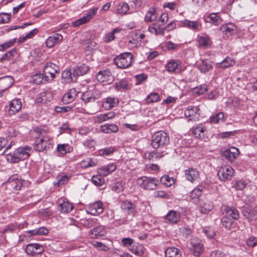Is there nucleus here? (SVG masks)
Segmentation results:
<instances>
[{
  "label": "nucleus",
  "instance_id": "nucleus-1",
  "mask_svg": "<svg viewBox=\"0 0 257 257\" xmlns=\"http://www.w3.org/2000/svg\"><path fill=\"white\" fill-rule=\"evenodd\" d=\"M169 137L167 134L164 131H159L156 132L153 136L151 141V145L155 149H161L162 150L166 149V146L169 144ZM165 150L154 151L149 153L148 158L151 157L155 158H160L167 154Z\"/></svg>",
  "mask_w": 257,
  "mask_h": 257
},
{
  "label": "nucleus",
  "instance_id": "nucleus-2",
  "mask_svg": "<svg viewBox=\"0 0 257 257\" xmlns=\"http://www.w3.org/2000/svg\"><path fill=\"white\" fill-rule=\"evenodd\" d=\"M32 153V148L25 146L16 149L6 155L7 161L11 163H17L28 159Z\"/></svg>",
  "mask_w": 257,
  "mask_h": 257
},
{
  "label": "nucleus",
  "instance_id": "nucleus-3",
  "mask_svg": "<svg viewBox=\"0 0 257 257\" xmlns=\"http://www.w3.org/2000/svg\"><path fill=\"white\" fill-rule=\"evenodd\" d=\"M134 62V56L130 52L120 54L114 59V64L121 69H125L132 66Z\"/></svg>",
  "mask_w": 257,
  "mask_h": 257
},
{
  "label": "nucleus",
  "instance_id": "nucleus-4",
  "mask_svg": "<svg viewBox=\"0 0 257 257\" xmlns=\"http://www.w3.org/2000/svg\"><path fill=\"white\" fill-rule=\"evenodd\" d=\"M137 184L146 190H155L160 181L157 178L143 176L137 179Z\"/></svg>",
  "mask_w": 257,
  "mask_h": 257
},
{
  "label": "nucleus",
  "instance_id": "nucleus-5",
  "mask_svg": "<svg viewBox=\"0 0 257 257\" xmlns=\"http://www.w3.org/2000/svg\"><path fill=\"white\" fill-rule=\"evenodd\" d=\"M98 10V8H93L87 13L84 14L83 17L72 22L71 26L73 27H78L88 23L95 16Z\"/></svg>",
  "mask_w": 257,
  "mask_h": 257
},
{
  "label": "nucleus",
  "instance_id": "nucleus-6",
  "mask_svg": "<svg viewBox=\"0 0 257 257\" xmlns=\"http://www.w3.org/2000/svg\"><path fill=\"white\" fill-rule=\"evenodd\" d=\"M59 71L58 65L51 62L47 63L43 69L45 80L50 81L55 77V74Z\"/></svg>",
  "mask_w": 257,
  "mask_h": 257
},
{
  "label": "nucleus",
  "instance_id": "nucleus-7",
  "mask_svg": "<svg viewBox=\"0 0 257 257\" xmlns=\"http://www.w3.org/2000/svg\"><path fill=\"white\" fill-rule=\"evenodd\" d=\"M7 188L15 193L20 190L23 186V181L16 175L11 176L6 183Z\"/></svg>",
  "mask_w": 257,
  "mask_h": 257
},
{
  "label": "nucleus",
  "instance_id": "nucleus-8",
  "mask_svg": "<svg viewBox=\"0 0 257 257\" xmlns=\"http://www.w3.org/2000/svg\"><path fill=\"white\" fill-rule=\"evenodd\" d=\"M190 249L196 256H199L203 252L204 246L202 241L198 237H195L190 240Z\"/></svg>",
  "mask_w": 257,
  "mask_h": 257
},
{
  "label": "nucleus",
  "instance_id": "nucleus-9",
  "mask_svg": "<svg viewBox=\"0 0 257 257\" xmlns=\"http://www.w3.org/2000/svg\"><path fill=\"white\" fill-rule=\"evenodd\" d=\"M51 144L49 136H44L42 138L36 139L33 144L34 150L38 152H42L48 149Z\"/></svg>",
  "mask_w": 257,
  "mask_h": 257
},
{
  "label": "nucleus",
  "instance_id": "nucleus-10",
  "mask_svg": "<svg viewBox=\"0 0 257 257\" xmlns=\"http://www.w3.org/2000/svg\"><path fill=\"white\" fill-rule=\"evenodd\" d=\"M234 171L233 168L229 166L225 165L221 167L217 173L219 179L222 181L230 180L234 175Z\"/></svg>",
  "mask_w": 257,
  "mask_h": 257
},
{
  "label": "nucleus",
  "instance_id": "nucleus-11",
  "mask_svg": "<svg viewBox=\"0 0 257 257\" xmlns=\"http://www.w3.org/2000/svg\"><path fill=\"white\" fill-rule=\"evenodd\" d=\"M166 69L169 72L179 73L183 69L182 62L178 59L170 60L166 64Z\"/></svg>",
  "mask_w": 257,
  "mask_h": 257
},
{
  "label": "nucleus",
  "instance_id": "nucleus-12",
  "mask_svg": "<svg viewBox=\"0 0 257 257\" xmlns=\"http://www.w3.org/2000/svg\"><path fill=\"white\" fill-rule=\"evenodd\" d=\"M96 80L101 83L110 84L112 81V74L110 69L100 71L96 75Z\"/></svg>",
  "mask_w": 257,
  "mask_h": 257
},
{
  "label": "nucleus",
  "instance_id": "nucleus-13",
  "mask_svg": "<svg viewBox=\"0 0 257 257\" xmlns=\"http://www.w3.org/2000/svg\"><path fill=\"white\" fill-rule=\"evenodd\" d=\"M44 251L43 246L38 243H30L26 248V253L31 256L41 254Z\"/></svg>",
  "mask_w": 257,
  "mask_h": 257
},
{
  "label": "nucleus",
  "instance_id": "nucleus-14",
  "mask_svg": "<svg viewBox=\"0 0 257 257\" xmlns=\"http://www.w3.org/2000/svg\"><path fill=\"white\" fill-rule=\"evenodd\" d=\"M180 219V213L178 211L171 210L165 216V222L169 224H177Z\"/></svg>",
  "mask_w": 257,
  "mask_h": 257
},
{
  "label": "nucleus",
  "instance_id": "nucleus-15",
  "mask_svg": "<svg viewBox=\"0 0 257 257\" xmlns=\"http://www.w3.org/2000/svg\"><path fill=\"white\" fill-rule=\"evenodd\" d=\"M120 208L127 215H134L136 211L135 204L128 200H124L121 203Z\"/></svg>",
  "mask_w": 257,
  "mask_h": 257
},
{
  "label": "nucleus",
  "instance_id": "nucleus-16",
  "mask_svg": "<svg viewBox=\"0 0 257 257\" xmlns=\"http://www.w3.org/2000/svg\"><path fill=\"white\" fill-rule=\"evenodd\" d=\"M185 178L188 181L193 183L199 177V172L196 168H189L185 171Z\"/></svg>",
  "mask_w": 257,
  "mask_h": 257
},
{
  "label": "nucleus",
  "instance_id": "nucleus-17",
  "mask_svg": "<svg viewBox=\"0 0 257 257\" xmlns=\"http://www.w3.org/2000/svg\"><path fill=\"white\" fill-rule=\"evenodd\" d=\"M89 213L92 215H96L101 213L103 210V204L100 201H96L89 205Z\"/></svg>",
  "mask_w": 257,
  "mask_h": 257
},
{
  "label": "nucleus",
  "instance_id": "nucleus-18",
  "mask_svg": "<svg viewBox=\"0 0 257 257\" xmlns=\"http://www.w3.org/2000/svg\"><path fill=\"white\" fill-rule=\"evenodd\" d=\"M119 103L118 98L116 97H107L102 102V106L106 109L116 107Z\"/></svg>",
  "mask_w": 257,
  "mask_h": 257
},
{
  "label": "nucleus",
  "instance_id": "nucleus-19",
  "mask_svg": "<svg viewBox=\"0 0 257 257\" xmlns=\"http://www.w3.org/2000/svg\"><path fill=\"white\" fill-rule=\"evenodd\" d=\"M223 154L228 160L232 161L237 157L239 150L237 148L232 147L228 149H226Z\"/></svg>",
  "mask_w": 257,
  "mask_h": 257
},
{
  "label": "nucleus",
  "instance_id": "nucleus-20",
  "mask_svg": "<svg viewBox=\"0 0 257 257\" xmlns=\"http://www.w3.org/2000/svg\"><path fill=\"white\" fill-rule=\"evenodd\" d=\"M236 26L231 23L222 25L220 30L222 33L227 37L232 35L235 31Z\"/></svg>",
  "mask_w": 257,
  "mask_h": 257
},
{
  "label": "nucleus",
  "instance_id": "nucleus-21",
  "mask_svg": "<svg viewBox=\"0 0 257 257\" xmlns=\"http://www.w3.org/2000/svg\"><path fill=\"white\" fill-rule=\"evenodd\" d=\"M9 106L10 108L8 112L10 115H13L21 109L22 103L20 99H14L11 101Z\"/></svg>",
  "mask_w": 257,
  "mask_h": 257
},
{
  "label": "nucleus",
  "instance_id": "nucleus-22",
  "mask_svg": "<svg viewBox=\"0 0 257 257\" xmlns=\"http://www.w3.org/2000/svg\"><path fill=\"white\" fill-rule=\"evenodd\" d=\"M106 233V229L102 225L94 227L89 232V234L91 235V237L95 238H99L105 235Z\"/></svg>",
  "mask_w": 257,
  "mask_h": 257
},
{
  "label": "nucleus",
  "instance_id": "nucleus-23",
  "mask_svg": "<svg viewBox=\"0 0 257 257\" xmlns=\"http://www.w3.org/2000/svg\"><path fill=\"white\" fill-rule=\"evenodd\" d=\"M53 98L52 93L50 91H43L40 93L36 98V102L37 103H46L50 102Z\"/></svg>",
  "mask_w": 257,
  "mask_h": 257
},
{
  "label": "nucleus",
  "instance_id": "nucleus-24",
  "mask_svg": "<svg viewBox=\"0 0 257 257\" xmlns=\"http://www.w3.org/2000/svg\"><path fill=\"white\" fill-rule=\"evenodd\" d=\"M182 23L184 27L195 31L200 30L201 27V23L198 21H192L186 19Z\"/></svg>",
  "mask_w": 257,
  "mask_h": 257
},
{
  "label": "nucleus",
  "instance_id": "nucleus-25",
  "mask_svg": "<svg viewBox=\"0 0 257 257\" xmlns=\"http://www.w3.org/2000/svg\"><path fill=\"white\" fill-rule=\"evenodd\" d=\"M206 128L202 124H197L194 126L191 129L192 134L196 138L202 139L205 137L204 133Z\"/></svg>",
  "mask_w": 257,
  "mask_h": 257
},
{
  "label": "nucleus",
  "instance_id": "nucleus-26",
  "mask_svg": "<svg viewBox=\"0 0 257 257\" xmlns=\"http://www.w3.org/2000/svg\"><path fill=\"white\" fill-rule=\"evenodd\" d=\"M14 80L11 76H5L0 78V89L6 90L13 84Z\"/></svg>",
  "mask_w": 257,
  "mask_h": 257
},
{
  "label": "nucleus",
  "instance_id": "nucleus-27",
  "mask_svg": "<svg viewBox=\"0 0 257 257\" xmlns=\"http://www.w3.org/2000/svg\"><path fill=\"white\" fill-rule=\"evenodd\" d=\"M63 37L61 34L56 33L49 37L46 41V45L48 48L53 47L56 44L61 41Z\"/></svg>",
  "mask_w": 257,
  "mask_h": 257
},
{
  "label": "nucleus",
  "instance_id": "nucleus-28",
  "mask_svg": "<svg viewBox=\"0 0 257 257\" xmlns=\"http://www.w3.org/2000/svg\"><path fill=\"white\" fill-rule=\"evenodd\" d=\"M115 113L114 111H111L105 113L98 114L95 117V121L100 123L103 121L112 119L115 117Z\"/></svg>",
  "mask_w": 257,
  "mask_h": 257
},
{
  "label": "nucleus",
  "instance_id": "nucleus-29",
  "mask_svg": "<svg viewBox=\"0 0 257 257\" xmlns=\"http://www.w3.org/2000/svg\"><path fill=\"white\" fill-rule=\"evenodd\" d=\"M204 21L206 23H212L215 26L218 25L222 22V20L218 13H211L205 17Z\"/></svg>",
  "mask_w": 257,
  "mask_h": 257
},
{
  "label": "nucleus",
  "instance_id": "nucleus-30",
  "mask_svg": "<svg viewBox=\"0 0 257 257\" xmlns=\"http://www.w3.org/2000/svg\"><path fill=\"white\" fill-rule=\"evenodd\" d=\"M78 92L74 88H71L62 97V101L65 103L72 102L77 95Z\"/></svg>",
  "mask_w": 257,
  "mask_h": 257
},
{
  "label": "nucleus",
  "instance_id": "nucleus-31",
  "mask_svg": "<svg viewBox=\"0 0 257 257\" xmlns=\"http://www.w3.org/2000/svg\"><path fill=\"white\" fill-rule=\"evenodd\" d=\"M89 67L86 64H80L78 65L73 69L74 76H79L83 75L87 73Z\"/></svg>",
  "mask_w": 257,
  "mask_h": 257
},
{
  "label": "nucleus",
  "instance_id": "nucleus-32",
  "mask_svg": "<svg viewBox=\"0 0 257 257\" xmlns=\"http://www.w3.org/2000/svg\"><path fill=\"white\" fill-rule=\"evenodd\" d=\"M100 131L105 134L114 133L118 131V126L114 124L106 123L100 126Z\"/></svg>",
  "mask_w": 257,
  "mask_h": 257
},
{
  "label": "nucleus",
  "instance_id": "nucleus-33",
  "mask_svg": "<svg viewBox=\"0 0 257 257\" xmlns=\"http://www.w3.org/2000/svg\"><path fill=\"white\" fill-rule=\"evenodd\" d=\"M73 150V148L68 144H58L56 148V151L61 155L64 156L67 153H69Z\"/></svg>",
  "mask_w": 257,
  "mask_h": 257
},
{
  "label": "nucleus",
  "instance_id": "nucleus-34",
  "mask_svg": "<svg viewBox=\"0 0 257 257\" xmlns=\"http://www.w3.org/2000/svg\"><path fill=\"white\" fill-rule=\"evenodd\" d=\"M98 161L94 158H87L80 163L81 168L85 169L88 167H92L96 166Z\"/></svg>",
  "mask_w": 257,
  "mask_h": 257
},
{
  "label": "nucleus",
  "instance_id": "nucleus-35",
  "mask_svg": "<svg viewBox=\"0 0 257 257\" xmlns=\"http://www.w3.org/2000/svg\"><path fill=\"white\" fill-rule=\"evenodd\" d=\"M198 68L202 73H206L212 70V66L208 60H202L199 64Z\"/></svg>",
  "mask_w": 257,
  "mask_h": 257
},
{
  "label": "nucleus",
  "instance_id": "nucleus-36",
  "mask_svg": "<svg viewBox=\"0 0 257 257\" xmlns=\"http://www.w3.org/2000/svg\"><path fill=\"white\" fill-rule=\"evenodd\" d=\"M73 209V206L68 201H63L60 203L58 207V209L61 213L65 214L70 212Z\"/></svg>",
  "mask_w": 257,
  "mask_h": 257
},
{
  "label": "nucleus",
  "instance_id": "nucleus-37",
  "mask_svg": "<svg viewBox=\"0 0 257 257\" xmlns=\"http://www.w3.org/2000/svg\"><path fill=\"white\" fill-rule=\"evenodd\" d=\"M197 41L199 46L203 48H208L211 44V40L210 37L207 35L198 36Z\"/></svg>",
  "mask_w": 257,
  "mask_h": 257
},
{
  "label": "nucleus",
  "instance_id": "nucleus-38",
  "mask_svg": "<svg viewBox=\"0 0 257 257\" xmlns=\"http://www.w3.org/2000/svg\"><path fill=\"white\" fill-rule=\"evenodd\" d=\"M116 168V166L113 163L109 164L106 166L100 168L99 170V173L102 176H106L114 172Z\"/></svg>",
  "mask_w": 257,
  "mask_h": 257
},
{
  "label": "nucleus",
  "instance_id": "nucleus-39",
  "mask_svg": "<svg viewBox=\"0 0 257 257\" xmlns=\"http://www.w3.org/2000/svg\"><path fill=\"white\" fill-rule=\"evenodd\" d=\"M200 208L201 212L205 214L210 211L213 209V205L211 201L208 200H205L201 201Z\"/></svg>",
  "mask_w": 257,
  "mask_h": 257
},
{
  "label": "nucleus",
  "instance_id": "nucleus-40",
  "mask_svg": "<svg viewBox=\"0 0 257 257\" xmlns=\"http://www.w3.org/2000/svg\"><path fill=\"white\" fill-rule=\"evenodd\" d=\"M115 89L118 91H124L131 88L128 81L126 79H121L114 84Z\"/></svg>",
  "mask_w": 257,
  "mask_h": 257
},
{
  "label": "nucleus",
  "instance_id": "nucleus-41",
  "mask_svg": "<svg viewBox=\"0 0 257 257\" xmlns=\"http://www.w3.org/2000/svg\"><path fill=\"white\" fill-rule=\"evenodd\" d=\"M227 215L230 216L233 219H238L239 217V214L238 210L233 206H226L224 210Z\"/></svg>",
  "mask_w": 257,
  "mask_h": 257
},
{
  "label": "nucleus",
  "instance_id": "nucleus-42",
  "mask_svg": "<svg viewBox=\"0 0 257 257\" xmlns=\"http://www.w3.org/2000/svg\"><path fill=\"white\" fill-rule=\"evenodd\" d=\"M181 254L180 249L175 247H168L165 251L166 257H180Z\"/></svg>",
  "mask_w": 257,
  "mask_h": 257
},
{
  "label": "nucleus",
  "instance_id": "nucleus-43",
  "mask_svg": "<svg viewBox=\"0 0 257 257\" xmlns=\"http://www.w3.org/2000/svg\"><path fill=\"white\" fill-rule=\"evenodd\" d=\"M224 114L222 112H219L211 115L210 117V122L211 123H219L224 121Z\"/></svg>",
  "mask_w": 257,
  "mask_h": 257
},
{
  "label": "nucleus",
  "instance_id": "nucleus-44",
  "mask_svg": "<svg viewBox=\"0 0 257 257\" xmlns=\"http://www.w3.org/2000/svg\"><path fill=\"white\" fill-rule=\"evenodd\" d=\"M235 64V61L229 57H226L222 62L216 64V67L225 69L229 67L232 66Z\"/></svg>",
  "mask_w": 257,
  "mask_h": 257
},
{
  "label": "nucleus",
  "instance_id": "nucleus-45",
  "mask_svg": "<svg viewBox=\"0 0 257 257\" xmlns=\"http://www.w3.org/2000/svg\"><path fill=\"white\" fill-rule=\"evenodd\" d=\"M74 72L72 71L71 69H66L62 72V78L63 79L66 83H69L73 81Z\"/></svg>",
  "mask_w": 257,
  "mask_h": 257
},
{
  "label": "nucleus",
  "instance_id": "nucleus-46",
  "mask_svg": "<svg viewBox=\"0 0 257 257\" xmlns=\"http://www.w3.org/2000/svg\"><path fill=\"white\" fill-rule=\"evenodd\" d=\"M199 108L197 106H189L184 111V114L186 117H190L188 121L192 120V116L197 113L199 111Z\"/></svg>",
  "mask_w": 257,
  "mask_h": 257
},
{
  "label": "nucleus",
  "instance_id": "nucleus-47",
  "mask_svg": "<svg viewBox=\"0 0 257 257\" xmlns=\"http://www.w3.org/2000/svg\"><path fill=\"white\" fill-rule=\"evenodd\" d=\"M130 251L135 254L141 256L144 253V247L141 244H136L133 245L130 248Z\"/></svg>",
  "mask_w": 257,
  "mask_h": 257
},
{
  "label": "nucleus",
  "instance_id": "nucleus-48",
  "mask_svg": "<svg viewBox=\"0 0 257 257\" xmlns=\"http://www.w3.org/2000/svg\"><path fill=\"white\" fill-rule=\"evenodd\" d=\"M129 10L128 5L124 2H121L116 6L117 13L121 15L126 14Z\"/></svg>",
  "mask_w": 257,
  "mask_h": 257
},
{
  "label": "nucleus",
  "instance_id": "nucleus-49",
  "mask_svg": "<svg viewBox=\"0 0 257 257\" xmlns=\"http://www.w3.org/2000/svg\"><path fill=\"white\" fill-rule=\"evenodd\" d=\"M17 49L13 48L5 53L1 58L2 62L5 61H10L17 54Z\"/></svg>",
  "mask_w": 257,
  "mask_h": 257
},
{
  "label": "nucleus",
  "instance_id": "nucleus-50",
  "mask_svg": "<svg viewBox=\"0 0 257 257\" xmlns=\"http://www.w3.org/2000/svg\"><path fill=\"white\" fill-rule=\"evenodd\" d=\"M28 232L31 235H46L49 233V230L44 227H41L29 230Z\"/></svg>",
  "mask_w": 257,
  "mask_h": 257
},
{
  "label": "nucleus",
  "instance_id": "nucleus-51",
  "mask_svg": "<svg viewBox=\"0 0 257 257\" xmlns=\"http://www.w3.org/2000/svg\"><path fill=\"white\" fill-rule=\"evenodd\" d=\"M161 183L166 187H170L175 183V179L173 177H170L168 175L162 176L159 180Z\"/></svg>",
  "mask_w": 257,
  "mask_h": 257
},
{
  "label": "nucleus",
  "instance_id": "nucleus-52",
  "mask_svg": "<svg viewBox=\"0 0 257 257\" xmlns=\"http://www.w3.org/2000/svg\"><path fill=\"white\" fill-rule=\"evenodd\" d=\"M17 39L15 38L0 44V51H4L14 46L17 42Z\"/></svg>",
  "mask_w": 257,
  "mask_h": 257
},
{
  "label": "nucleus",
  "instance_id": "nucleus-53",
  "mask_svg": "<svg viewBox=\"0 0 257 257\" xmlns=\"http://www.w3.org/2000/svg\"><path fill=\"white\" fill-rule=\"evenodd\" d=\"M121 29L119 28H115L113 30L107 34H106L104 37V40L105 42L108 43L115 39L114 34L120 32Z\"/></svg>",
  "mask_w": 257,
  "mask_h": 257
},
{
  "label": "nucleus",
  "instance_id": "nucleus-54",
  "mask_svg": "<svg viewBox=\"0 0 257 257\" xmlns=\"http://www.w3.org/2000/svg\"><path fill=\"white\" fill-rule=\"evenodd\" d=\"M32 81L36 84H40L43 83L45 80V75L41 73H37L32 77Z\"/></svg>",
  "mask_w": 257,
  "mask_h": 257
},
{
  "label": "nucleus",
  "instance_id": "nucleus-55",
  "mask_svg": "<svg viewBox=\"0 0 257 257\" xmlns=\"http://www.w3.org/2000/svg\"><path fill=\"white\" fill-rule=\"evenodd\" d=\"M93 93L92 91H86L84 92L81 97L82 100L84 101L85 103H87L90 102L94 101V97H93Z\"/></svg>",
  "mask_w": 257,
  "mask_h": 257
},
{
  "label": "nucleus",
  "instance_id": "nucleus-56",
  "mask_svg": "<svg viewBox=\"0 0 257 257\" xmlns=\"http://www.w3.org/2000/svg\"><path fill=\"white\" fill-rule=\"evenodd\" d=\"M222 225L227 229H230L233 225V220L227 216H223L221 220Z\"/></svg>",
  "mask_w": 257,
  "mask_h": 257
},
{
  "label": "nucleus",
  "instance_id": "nucleus-57",
  "mask_svg": "<svg viewBox=\"0 0 257 257\" xmlns=\"http://www.w3.org/2000/svg\"><path fill=\"white\" fill-rule=\"evenodd\" d=\"M70 179V176L67 175H61L57 177V181L54 183L55 185L60 187L66 184Z\"/></svg>",
  "mask_w": 257,
  "mask_h": 257
},
{
  "label": "nucleus",
  "instance_id": "nucleus-58",
  "mask_svg": "<svg viewBox=\"0 0 257 257\" xmlns=\"http://www.w3.org/2000/svg\"><path fill=\"white\" fill-rule=\"evenodd\" d=\"M160 97L158 93L153 92L149 94L146 98V101L148 103H153L158 102L160 100Z\"/></svg>",
  "mask_w": 257,
  "mask_h": 257
},
{
  "label": "nucleus",
  "instance_id": "nucleus-59",
  "mask_svg": "<svg viewBox=\"0 0 257 257\" xmlns=\"http://www.w3.org/2000/svg\"><path fill=\"white\" fill-rule=\"evenodd\" d=\"M207 86L206 84H203L194 88L193 92L197 95H200L204 94L207 92Z\"/></svg>",
  "mask_w": 257,
  "mask_h": 257
},
{
  "label": "nucleus",
  "instance_id": "nucleus-60",
  "mask_svg": "<svg viewBox=\"0 0 257 257\" xmlns=\"http://www.w3.org/2000/svg\"><path fill=\"white\" fill-rule=\"evenodd\" d=\"M179 232L184 236L187 237L190 235L192 230L188 225H185L179 228Z\"/></svg>",
  "mask_w": 257,
  "mask_h": 257
},
{
  "label": "nucleus",
  "instance_id": "nucleus-61",
  "mask_svg": "<svg viewBox=\"0 0 257 257\" xmlns=\"http://www.w3.org/2000/svg\"><path fill=\"white\" fill-rule=\"evenodd\" d=\"M247 183L243 180H235L233 183V187L238 190H242L246 187Z\"/></svg>",
  "mask_w": 257,
  "mask_h": 257
},
{
  "label": "nucleus",
  "instance_id": "nucleus-62",
  "mask_svg": "<svg viewBox=\"0 0 257 257\" xmlns=\"http://www.w3.org/2000/svg\"><path fill=\"white\" fill-rule=\"evenodd\" d=\"M92 244L99 250L107 251L109 249L107 245L100 241H94Z\"/></svg>",
  "mask_w": 257,
  "mask_h": 257
},
{
  "label": "nucleus",
  "instance_id": "nucleus-63",
  "mask_svg": "<svg viewBox=\"0 0 257 257\" xmlns=\"http://www.w3.org/2000/svg\"><path fill=\"white\" fill-rule=\"evenodd\" d=\"M202 193V189L201 187H196L191 192L190 197L192 199H198L201 195Z\"/></svg>",
  "mask_w": 257,
  "mask_h": 257
},
{
  "label": "nucleus",
  "instance_id": "nucleus-64",
  "mask_svg": "<svg viewBox=\"0 0 257 257\" xmlns=\"http://www.w3.org/2000/svg\"><path fill=\"white\" fill-rule=\"evenodd\" d=\"M168 20V15L167 13H162L159 17L157 22L154 25H158V26L164 25Z\"/></svg>",
  "mask_w": 257,
  "mask_h": 257
}]
</instances>
